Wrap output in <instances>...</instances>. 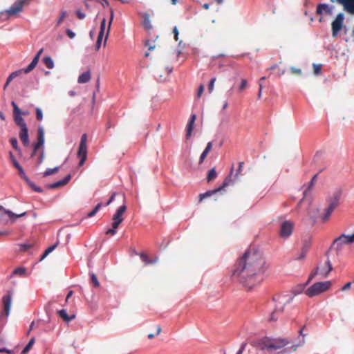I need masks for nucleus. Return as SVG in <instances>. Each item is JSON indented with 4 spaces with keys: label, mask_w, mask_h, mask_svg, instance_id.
I'll return each mask as SVG.
<instances>
[{
    "label": "nucleus",
    "mask_w": 354,
    "mask_h": 354,
    "mask_svg": "<svg viewBox=\"0 0 354 354\" xmlns=\"http://www.w3.org/2000/svg\"><path fill=\"white\" fill-rule=\"evenodd\" d=\"M71 175H67L64 179H62L59 181H57L56 183L48 185L47 187L48 189H56L57 187L64 186L69 182V180H71Z\"/></svg>",
    "instance_id": "20"
},
{
    "label": "nucleus",
    "mask_w": 354,
    "mask_h": 354,
    "mask_svg": "<svg viewBox=\"0 0 354 354\" xmlns=\"http://www.w3.org/2000/svg\"><path fill=\"white\" fill-rule=\"evenodd\" d=\"M353 242L354 240L351 239V235L342 234L333 241L331 248L339 251L342 249L344 245L350 244Z\"/></svg>",
    "instance_id": "7"
},
{
    "label": "nucleus",
    "mask_w": 354,
    "mask_h": 354,
    "mask_svg": "<svg viewBox=\"0 0 354 354\" xmlns=\"http://www.w3.org/2000/svg\"><path fill=\"white\" fill-rule=\"evenodd\" d=\"M204 91V86L203 84L200 85L198 89V92H197V97H200L203 93Z\"/></svg>",
    "instance_id": "60"
},
{
    "label": "nucleus",
    "mask_w": 354,
    "mask_h": 354,
    "mask_svg": "<svg viewBox=\"0 0 354 354\" xmlns=\"http://www.w3.org/2000/svg\"><path fill=\"white\" fill-rule=\"evenodd\" d=\"M295 223L291 221H283L280 225L279 236L283 239L290 237L294 230Z\"/></svg>",
    "instance_id": "6"
},
{
    "label": "nucleus",
    "mask_w": 354,
    "mask_h": 354,
    "mask_svg": "<svg viewBox=\"0 0 354 354\" xmlns=\"http://www.w3.org/2000/svg\"><path fill=\"white\" fill-rule=\"evenodd\" d=\"M231 180L230 179V177H227L225 180L223 181V185L219 187L218 188L216 189H214V190H212V191H208V192H206L205 193H203V194H201L199 195V202H202L203 200L207 197H209V196H211L212 195L216 194V192L222 190L224 187L228 186L230 185V181Z\"/></svg>",
    "instance_id": "13"
},
{
    "label": "nucleus",
    "mask_w": 354,
    "mask_h": 354,
    "mask_svg": "<svg viewBox=\"0 0 354 354\" xmlns=\"http://www.w3.org/2000/svg\"><path fill=\"white\" fill-rule=\"evenodd\" d=\"M35 344V338H31L27 345L21 351V354H26L32 348Z\"/></svg>",
    "instance_id": "35"
},
{
    "label": "nucleus",
    "mask_w": 354,
    "mask_h": 354,
    "mask_svg": "<svg viewBox=\"0 0 354 354\" xmlns=\"http://www.w3.org/2000/svg\"><path fill=\"white\" fill-rule=\"evenodd\" d=\"M106 28V19L104 18L100 24V30L98 35L104 36Z\"/></svg>",
    "instance_id": "46"
},
{
    "label": "nucleus",
    "mask_w": 354,
    "mask_h": 354,
    "mask_svg": "<svg viewBox=\"0 0 354 354\" xmlns=\"http://www.w3.org/2000/svg\"><path fill=\"white\" fill-rule=\"evenodd\" d=\"M334 211V209L329 206L326 209L325 214H324L322 217V220L325 222L328 221L330 216L331 215L332 212Z\"/></svg>",
    "instance_id": "39"
},
{
    "label": "nucleus",
    "mask_w": 354,
    "mask_h": 354,
    "mask_svg": "<svg viewBox=\"0 0 354 354\" xmlns=\"http://www.w3.org/2000/svg\"><path fill=\"white\" fill-rule=\"evenodd\" d=\"M312 245V238L310 236H307L303 241L301 249L304 252H308Z\"/></svg>",
    "instance_id": "31"
},
{
    "label": "nucleus",
    "mask_w": 354,
    "mask_h": 354,
    "mask_svg": "<svg viewBox=\"0 0 354 354\" xmlns=\"http://www.w3.org/2000/svg\"><path fill=\"white\" fill-rule=\"evenodd\" d=\"M5 215H7L11 223H15L18 218H21L26 215V212H24L20 214H15L12 211L8 210L2 205H0V219L4 220Z\"/></svg>",
    "instance_id": "11"
},
{
    "label": "nucleus",
    "mask_w": 354,
    "mask_h": 354,
    "mask_svg": "<svg viewBox=\"0 0 354 354\" xmlns=\"http://www.w3.org/2000/svg\"><path fill=\"white\" fill-rule=\"evenodd\" d=\"M26 270L25 268L19 267V268L15 269L12 272V274L22 277L26 274Z\"/></svg>",
    "instance_id": "38"
},
{
    "label": "nucleus",
    "mask_w": 354,
    "mask_h": 354,
    "mask_svg": "<svg viewBox=\"0 0 354 354\" xmlns=\"http://www.w3.org/2000/svg\"><path fill=\"white\" fill-rule=\"evenodd\" d=\"M102 206V204L101 203H98L95 207V208L91 211L88 214V217H92L93 216L95 215V214L99 211V209H100Z\"/></svg>",
    "instance_id": "48"
},
{
    "label": "nucleus",
    "mask_w": 354,
    "mask_h": 354,
    "mask_svg": "<svg viewBox=\"0 0 354 354\" xmlns=\"http://www.w3.org/2000/svg\"><path fill=\"white\" fill-rule=\"evenodd\" d=\"M10 160L12 162L15 167L16 169H17V170L19 171V174L20 176L23 178L24 177V176H26V175L23 168L19 164V162L17 161L15 157L14 156V155L12 154V152H10Z\"/></svg>",
    "instance_id": "21"
},
{
    "label": "nucleus",
    "mask_w": 354,
    "mask_h": 354,
    "mask_svg": "<svg viewBox=\"0 0 354 354\" xmlns=\"http://www.w3.org/2000/svg\"><path fill=\"white\" fill-rule=\"evenodd\" d=\"M140 257L146 265L151 264L153 263V261L149 259L148 256L145 253H141L140 254Z\"/></svg>",
    "instance_id": "43"
},
{
    "label": "nucleus",
    "mask_w": 354,
    "mask_h": 354,
    "mask_svg": "<svg viewBox=\"0 0 354 354\" xmlns=\"http://www.w3.org/2000/svg\"><path fill=\"white\" fill-rule=\"evenodd\" d=\"M19 138L24 146H28L29 145V136H28V130L27 127L24 128H20L19 132Z\"/></svg>",
    "instance_id": "18"
},
{
    "label": "nucleus",
    "mask_w": 354,
    "mask_h": 354,
    "mask_svg": "<svg viewBox=\"0 0 354 354\" xmlns=\"http://www.w3.org/2000/svg\"><path fill=\"white\" fill-rule=\"evenodd\" d=\"M121 223L122 222H120V221H117L113 220L112 228L107 230V231L106 232V234L111 235V236L115 235L116 234V230L118 228V227Z\"/></svg>",
    "instance_id": "28"
},
{
    "label": "nucleus",
    "mask_w": 354,
    "mask_h": 354,
    "mask_svg": "<svg viewBox=\"0 0 354 354\" xmlns=\"http://www.w3.org/2000/svg\"><path fill=\"white\" fill-rule=\"evenodd\" d=\"M103 36L98 35L97 39L96 41V49L98 50L101 46V43L102 40Z\"/></svg>",
    "instance_id": "57"
},
{
    "label": "nucleus",
    "mask_w": 354,
    "mask_h": 354,
    "mask_svg": "<svg viewBox=\"0 0 354 354\" xmlns=\"http://www.w3.org/2000/svg\"><path fill=\"white\" fill-rule=\"evenodd\" d=\"M344 20V15L343 13H339L335 19L333 21L331 24L332 28V35L333 37H335L339 31L343 28V24Z\"/></svg>",
    "instance_id": "10"
},
{
    "label": "nucleus",
    "mask_w": 354,
    "mask_h": 354,
    "mask_svg": "<svg viewBox=\"0 0 354 354\" xmlns=\"http://www.w3.org/2000/svg\"><path fill=\"white\" fill-rule=\"evenodd\" d=\"M44 130L41 126H39L37 129V142L33 145V151L31 156H34L37 151L41 148L44 144Z\"/></svg>",
    "instance_id": "12"
},
{
    "label": "nucleus",
    "mask_w": 354,
    "mask_h": 354,
    "mask_svg": "<svg viewBox=\"0 0 354 354\" xmlns=\"http://www.w3.org/2000/svg\"><path fill=\"white\" fill-rule=\"evenodd\" d=\"M66 32L67 36H68L69 38H71V39L74 38V37H75V32H73L71 30H70V29H67V30H66Z\"/></svg>",
    "instance_id": "61"
},
{
    "label": "nucleus",
    "mask_w": 354,
    "mask_h": 354,
    "mask_svg": "<svg viewBox=\"0 0 354 354\" xmlns=\"http://www.w3.org/2000/svg\"><path fill=\"white\" fill-rule=\"evenodd\" d=\"M23 179L28 183V185L32 188L33 191L38 193H41L43 192L42 189L38 186H37L35 184H34L28 178L27 176H24Z\"/></svg>",
    "instance_id": "29"
},
{
    "label": "nucleus",
    "mask_w": 354,
    "mask_h": 354,
    "mask_svg": "<svg viewBox=\"0 0 354 354\" xmlns=\"http://www.w3.org/2000/svg\"><path fill=\"white\" fill-rule=\"evenodd\" d=\"M290 71L292 75H301V70L300 68H297L296 67L292 66V67H290Z\"/></svg>",
    "instance_id": "49"
},
{
    "label": "nucleus",
    "mask_w": 354,
    "mask_h": 354,
    "mask_svg": "<svg viewBox=\"0 0 354 354\" xmlns=\"http://www.w3.org/2000/svg\"><path fill=\"white\" fill-rule=\"evenodd\" d=\"M316 13L319 15H331L333 13V7L326 3H319L317 6Z\"/></svg>",
    "instance_id": "16"
},
{
    "label": "nucleus",
    "mask_w": 354,
    "mask_h": 354,
    "mask_svg": "<svg viewBox=\"0 0 354 354\" xmlns=\"http://www.w3.org/2000/svg\"><path fill=\"white\" fill-rule=\"evenodd\" d=\"M21 73H22V71H17L12 72L11 74H10V75L7 78L6 82L4 86H3V89L4 90L6 89L7 86L9 85L10 82L14 78H15L16 77L19 76Z\"/></svg>",
    "instance_id": "32"
},
{
    "label": "nucleus",
    "mask_w": 354,
    "mask_h": 354,
    "mask_svg": "<svg viewBox=\"0 0 354 354\" xmlns=\"http://www.w3.org/2000/svg\"><path fill=\"white\" fill-rule=\"evenodd\" d=\"M43 62L45 64V66L49 69H52L54 67V62L50 57H45L43 59Z\"/></svg>",
    "instance_id": "34"
},
{
    "label": "nucleus",
    "mask_w": 354,
    "mask_h": 354,
    "mask_svg": "<svg viewBox=\"0 0 354 354\" xmlns=\"http://www.w3.org/2000/svg\"><path fill=\"white\" fill-rule=\"evenodd\" d=\"M247 84H248L247 80L245 79H243L241 80V84L239 86V91H243L246 88Z\"/></svg>",
    "instance_id": "54"
},
{
    "label": "nucleus",
    "mask_w": 354,
    "mask_h": 354,
    "mask_svg": "<svg viewBox=\"0 0 354 354\" xmlns=\"http://www.w3.org/2000/svg\"><path fill=\"white\" fill-rule=\"evenodd\" d=\"M338 3L344 6L345 10L349 14L354 15V0H337Z\"/></svg>",
    "instance_id": "17"
},
{
    "label": "nucleus",
    "mask_w": 354,
    "mask_h": 354,
    "mask_svg": "<svg viewBox=\"0 0 354 354\" xmlns=\"http://www.w3.org/2000/svg\"><path fill=\"white\" fill-rule=\"evenodd\" d=\"M11 295L10 294L5 295L2 298L3 302V311L1 313L5 317H8L10 314V306H11Z\"/></svg>",
    "instance_id": "15"
},
{
    "label": "nucleus",
    "mask_w": 354,
    "mask_h": 354,
    "mask_svg": "<svg viewBox=\"0 0 354 354\" xmlns=\"http://www.w3.org/2000/svg\"><path fill=\"white\" fill-rule=\"evenodd\" d=\"M142 24L145 29L151 30L152 28V26L151 24L150 16L148 13H144L142 15Z\"/></svg>",
    "instance_id": "24"
},
{
    "label": "nucleus",
    "mask_w": 354,
    "mask_h": 354,
    "mask_svg": "<svg viewBox=\"0 0 354 354\" xmlns=\"http://www.w3.org/2000/svg\"><path fill=\"white\" fill-rule=\"evenodd\" d=\"M37 64L38 58L34 57L31 63L26 68L21 69V71H22V73H28L35 68Z\"/></svg>",
    "instance_id": "30"
},
{
    "label": "nucleus",
    "mask_w": 354,
    "mask_h": 354,
    "mask_svg": "<svg viewBox=\"0 0 354 354\" xmlns=\"http://www.w3.org/2000/svg\"><path fill=\"white\" fill-rule=\"evenodd\" d=\"M66 11H62L61 12L60 17L57 19V26H59L62 23V21L66 18Z\"/></svg>",
    "instance_id": "50"
},
{
    "label": "nucleus",
    "mask_w": 354,
    "mask_h": 354,
    "mask_svg": "<svg viewBox=\"0 0 354 354\" xmlns=\"http://www.w3.org/2000/svg\"><path fill=\"white\" fill-rule=\"evenodd\" d=\"M11 104L13 107L14 120L17 125L19 126L20 128L27 127L24 118L21 117V114L26 115L27 114V113L22 112L14 101L11 102Z\"/></svg>",
    "instance_id": "9"
},
{
    "label": "nucleus",
    "mask_w": 354,
    "mask_h": 354,
    "mask_svg": "<svg viewBox=\"0 0 354 354\" xmlns=\"http://www.w3.org/2000/svg\"><path fill=\"white\" fill-rule=\"evenodd\" d=\"M44 160V151H42L40 153L39 156L37 159V164L41 165L43 162Z\"/></svg>",
    "instance_id": "58"
},
{
    "label": "nucleus",
    "mask_w": 354,
    "mask_h": 354,
    "mask_svg": "<svg viewBox=\"0 0 354 354\" xmlns=\"http://www.w3.org/2000/svg\"><path fill=\"white\" fill-rule=\"evenodd\" d=\"M113 20V10H111V17H110V20L109 22V25H108V28H107L106 33V36H105V39H104V44H106V42L107 41Z\"/></svg>",
    "instance_id": "37"
},
{
    "label": "nucleus",
    "mask_w": 354,
    "mask_h": 354,
    "mask_svg": "<svg viewBox=\"0 0 354 354\" xmlns=\"http://www.w3.org/2000/svg\"><path fill=\"white\" fill-rule=\"evenodd\" d=\"M76 14L80 19H83L86 16L85 14L82 12L80 10H77Z\"/></svg>",
    "instance_id": "64"
},
{
    "label": "nucleus",
    "mask_w": 354,
    "mask_h": 354,
    "mask_svg": "<svg viewBox=\"0 0 354 354\" xmlns=\"http://www.w3.org/2000/svg\"><path fill=\"white\" fill-rule=\"evenodd\" d=\"M55 248H56V245H51L49 248H48L45 250L44 253L43 254V255L41 256L40 260L41 261L44 259H45L48 255V254H50L51 252H53L55 250Z\"/></svg>",
    "instance_id": "41"
},
{
    "label": "nucleus",
    "mask_w": 354,
    "mask_h": 354,
    "mask_svg": "<svg viewBox=\"0 0 354 354\" xmlns=\"http://www.w3.org/2000/svg\"><path fill=\"white\" fill-rule=\"evenodd\" d=\"M216 177H217V173L216 171V169H215V168H212L207 173V182H210L212 180L215 179Z\"/></svg>",
    "instance_id": "36"
},
{
    "label": "nucleus",
    "mask_w": 354,
    "mask_h": 354,
    "mask_svg": "<svg viewBox=\"0 0 354 354\" xmlns=\"http://www.w3.org/2000/svg\"><path fill=\"white\" fill-rule=\"evenodd\" d=\"M268 267L260 252L248 250L236 261L232 277L250 290L263 280Z\"/></svg>",
    "instance_id": "1"
},
{
    "label": "nucleus",
    "mask_w": 354,
    "mask_h": 354,
    "mask_svg": "<svg viewBox=\"0 0 354 354\" xmlns=\"http://www.w3.org/2000/svg\"><path fill=\"white\" fill-rule=\"evenodd\" d=\"M332 269L333 267L331 266L330 261L328 259L323 265L318 266L316 270L310 274L309 280H310L317 274H320L323 278H325L328 276Z\"/></svg>",
    "instance_id": "8"
},
{
    "label": "nucleus",
    "mask_w": 354,
    "mask_h": 354,
    "mask_svg": "<svg viewBox=\"0 0 354 354\" xmlns=\"http://www.w3.org/2000/svg\"><path fill=\"white\" fill-rule=\"evenodd\" d=\"M32 247L31 243H23L19 245V250L21 252H26Z\"/></svg>",
    "instance_id": "44"
},
{
    "label": "nucleus",
    "mask_w": 354,
    "mask_h": 354,
    "mask_svg": "<svg viewBox=\"0 0 354 354\" xmlns=\"http://www.w3.org/2000/svg\"><path fill=\"white\" fill-rule=\"evenodd\" d=\"M10 143L14 149H17L18 142L16 138H12Z\"/></svg>",
    "instance_id": "62"
},
{
    "label": "nucleus",
    "mask_w": 354,
    "mask_h": 354,
    "mask_svg": "<svg viewBox=\"0 0 354 354\" xmlns=\"http://www.w3.org/2000/svg\"><path fill=\"white\" fill-rule=\"evenodd\" d=\"M162 331V328L160 325L156 326V334L150 333L148 335L149 339H153L156 335H158Z\"/></svg>",
    "instance_id": "53"
},
{
    "label": "nucleus",
    "mask_w": 354,
    "mask_h": 354,
    "mask_svg": "<svg viewBox=\"0 0 354 354\" xmlns=\"http://www.w3.org/2000/svg\"><path fill=\"white\" fill-rule=\"evenodd\" d=\"M126 210L127 206L125 205H122L120 207H119L113 216V220L117 221H120V222H122L124 220L122 215L126 212Z\"/></svg>",
    "instance_id": "19"
},
{
    "label": "nucleus",
    "mask_w": 354,
    "mask_h": 354,
    "mask_svg": "<svg viewBox=\"0 0 354 354\" xmlns=\"http://www.w3.org/2000/svg\"><path fill=\"white\" fill-rule=\"evenodd\" d=\"M340 198V194L335 193L333 198L330 201L329 207L335 209L339 205V201Z\"/></svg>",
    "instance_id": "26"
},
{
    "label": "nucleus",
    "mask_w": 354,
    "mask_h": 354,
    "mask_svg": "<svg viewBox=\"0 0 354 354\" xmlns=\"http://www.w3.org/2000/svg\"><path fill=\"white\" fill-rule=\"evenodd\" d=\"M87 136L83 134L81 137V140L77 151V157L80 159L79 166L82 167L85 163L87 158Z\"/></svg>",
    "instance_id": "5"
},
{
    "label": "nucleus",
    "mask_w": 354,
    "mask_h": 354,
    "mask_svg": "<svg viewBox=\"0 0 354 354\" xmlns=\"http://www.w3.org/2000/svg\"><path fill=\"white\" fill-rule=\"evenodd\" d=\"M91 281L94 287L97 288L100 286V283L97 280L96 275L94 273L91 274Z\"/></svg>",
    "instance_id": "45"
},
{
    "label": "nucleus",
    "mask_w": 354,
    "mask_h": 354,
    "mask_svg": "<svg viewBox=\"0 0 354 354\" xmlns=\"http://www.w3.org/2000/svg\"><path fill=\"white\" fill-rule=\"evenodd\" d=\"M313 66L314 74L316 75H319L321 73V71H322V64H313Z\"/></svg>",
    "instance_id": "47"
},
{
    "label": "nucleus",
    "mask_w": 354,
    "mask_h": 354,
    "mask_svg": "<svg viewBox=\"0 0 354 354\" xmlns=\"http://www.w3.org/2000/svg\"><path fill=\"white\" fill-rule=\"evenodd\" d=\"M59 316L65 322H68L75 318V315L69 316L66 310L62 309L57 311Z\"/></svg>",
    "instance_id": "25"
},
{
    "label": "nucleus",
    "mask_w": 354,
    "mask_h": 354,
    "mask_svg": "<svg viewBox=\"0 0 354 354\" xmlns=\"http://www.w3.org/2000/svg\"><path fill=\"white\" fill-rule=\"evenodd\" d=\"M243 165H244V162H240L239 163V168L237 169V171H236V174H234L233 176V171H234V167H232L231 168V171H230V174L229 175L228 177L230 176V179L231 180L230 181V183L232 181H235L236 180H237L239 178V175L241 174V171H242V169L243 167Z\"/></svg>",
    "instance_id": "22"
},
{
    "label": "nucleus",
    "mask_w": 354,
    "mask_h": 354,
    "mask_svg": "<svg viewBox=\"0 0 354 354\" xmlns=\"http://www.w3.org/2000/svg\"><path fill=\"white\" fill-rule=\"evenodd\" d=\"M91 80L90 71H87L82 73L78 77V83L84 84L88 82Z\"/></svg>",
    "instance_id": "27"
},
{
    "label": "nucleus",
    "mask_w": 354,
    "mask_h": 354,
    "mask_svg": "<svg viewBox=\"0 0 354 354\" xmlns=\"http://www.w3.org/2000/svg\"><path fill=\"white\" fill-rule=\"evenodd\" d=\"M196 119V115L195 114H192L191 115L189 120L188 122V124L187 125V134H186L187 138H188L191 136L192 129H193V125H194V123Z\"/></svg>",
    "instance_id": "23"
},
{
    "label": "nucleus",
    "mask_w": 354,
    "mask_h": 354,
    "mask_svg": "<svg viewBox=\"0 0 354 354\" xmlns=\"http://www.w3.org/2000/svg\"><path fill=\"white\" fill-rule=\"evenodd\" d=\"M173 33L174 34V39L176 41L178 40V30L177 27H174L173 29Z\"/></svg>",
    "instance_id": "63"
},
{
    "label": "nucleus",
    "mask_w": 354,
    "mask_h": 354,
    "mask_svg": "<svg viewBox=\"0 0 354 354\" xmlns=\"http://www.w3.org/2000/svg\"><path fill=\"white\" fill-rule=\"evenodd\" d=\"M290 344V341L288 338L264 337L258 341L257 345L261 350L275 351L283 348Z\"/></svg>",
    "instance_id": "2"
},
{
    "label": "nucleus",
    "mask_w": 354,
    "mask_h": 354,
    "mask_svg": "<svg viewBox=\"0 0 354 354\" xmlns=\"http://www.w3.org/2000/svg\"><path fill=\"white\" fill-rule=\"evenodd\" d=\"M216 77H213L209 81V85H208V91L209 93H212L214 90V83L216 82Z\"/></svg>",
    "instance_id": "52"
},
{
    "label": "nucleus",
    "mask_w": 354,
    "mask_h": 354,
    "mask_svg": "<svg viewBox=\"0 0 354 354\" xmlns=\"http://www.w3.org/2000/svg\"><path fill=\"white\" fill-rule=\"evenodd\" d=\"M293 299V297L286 298L283 296H275L273 300L276 301L275 309L269 315L268 321L270 322H276L278 319L279 315L283 311L284 306L290 304Z\"/></svg>",
    "instance_id": "3"
},
{
    "label": "nucleus",
    "mask_w": 354,
    "mask_h": 354,
    "mask_svg": "<svg viewBox=\"0 0 354 354\" xmlns=\"http://www.w3.org/2000/svg\"><path fill=\"white\" fill-rule=\"evenodd\" d=\"M26 3V0H19L15 2L10 8L7 10V13L9 15H14L19 12H21L23 9V7Z\"/></svg>",
    "instance_id": "14"
},
{
    "label": "nucleus",
    "mask_w": 354,
    "mask_h": 354,
    "mask_svg": "<svg viewBox=\"0 0 354 354\" xmlns=\"http://www.w3.org/2000/svg\"><path fill=\"white\" fill-rule=\"evenodd\" d=\"M59 167H56L55 168H52V169H47L43 174V176L44 177L46 176H50V175H53L55 173H57L59 170Z\"/></svg>",
    "instance_id": "40"
},
{
    "label": "nucleus",
    "mask_w": 354,
    "mask_h": 354,
    "mask_svg": "<svg viewBox=\"0 0 354 354\" xmlns=\"http://www.w3.org/2000/svg\"><path fill=\"white\" fill-rule=\"evenodd\" d=\"M331 286L332 283L330 281L317 282L308 288L305 291V294L309 297H313L327 291L330 288Z\"/></svg>",
    "instance_id": "4"
},
{
    "label": "nucleus",
    "mask_w": 354,
    "mask_h": 354,
    "mask_svg": "<svg viewBox=\"0 0 354 354\" xmlns=\"http://www.w3.org/2000/svg\"><path fill=\"white\" fill-rule=\"evenodd\" d=\"M317 174H315V175L313 176V177L312 178L311 180L309 183L308 187L304 191V195H306V193L308 191H310L311 187L314 185V184H315V181L317 180Z\"/></svg>",
    "instance_id": "42"
},
{
    "label": "nucleus",
    "mask_w": 354,
    "mask_h": 354,
    "mask_svg": "<svg viewBox=\"0 0 354 354\" xmlns=\"http://www.w3.org/2000/svg\"><path fill=\"white\" fill-rule=\"evenodd\" d=\"M208 154V152H207L206 151H203V153H201V156H200V159H199V164H201L205 158L207 157Z\"/></svg>",
    "instance_id": "55"
},
{
    "label": "nucleus",
    "mask_w": 354,
    "mask_h": 354,
    "mask_svg": "<svg viewBox=\"0 0 354 354\" xmlns=\"http://www.w3.org/2000/svg\"><path fill=\"white\" fill-rule=\"evenodd\" d=\"M103 36L98 35L97 39L96 41V49L98 50L101 46V43L102 40Z\"/></svg>",
    "instance_id": "56"
},
{
    "label": "nucleus",
    "mask_w": 354,
    "mask_h": 354,
    "mask_svg": "<svg viewBox=\"0 0 354 354\" xmlns=\"http://www.w3.org/2000/svg\"><path fill=\"white\" fill-rule=\"evenodd\" d=\"M246 345L247 344L245 342H243L242 343L240 348L237 350L236 352L234 351L233 348H230L225 353V354H242Z\"/></svg>",
    "instance_id": "33"
},
{
    "label": "nucleus",
    "mask_w": 354,
    "mask_h": 354,
    "mask_svg": "<svg viewBox=\"0 0 354 354\" xmlns=\"http://www.w3.org/2000/svg\"><path fill=\"white\" fill-rule=\"evenodd\" d=\"M36 118L37 120L41 121L43 119L42 111L39 108H36Z\"/></svg>",
    "instance_id": "51"
},
{
    "label": "nucleus",
    "mask_w": 354,
    "mask_h": 354,
    "mask_svg": "<svg viewBox=\"0 0 354 354\" xmlns=\"http://www.w3.org/2000/svg\"><path fill=\"white\" fill-rule=\"evenodd\" d=\"M307 252H304L302 249H301L300 254L298 257L296 258L297 260L304 259L306 256Z\"/></svg>",
    "instance_id": "59"
}]
</instances>
